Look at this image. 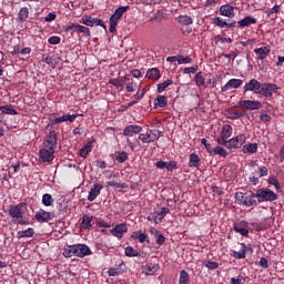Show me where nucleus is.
I'll return each mask as SVG.
<instances>
[{
  "mask_svg": "<svg viewBox=\"0 0 284 284\" xmlns=\"http://www.w3.org/2000/svg\"><path fill=\"white\" fill-rule=\"evenodd\" d=\"M201 144L205 146V150L209 152V154H213L212 144H210L205 138L201 139Z\"/></svg>",
  "mask_w": 284,
  "mask_h": 284,
  "instance_id": "052dcab7",
  "label": "nucleus"
},
{
  "mask_svg": "<svg viewBox=\"0 0 284 284\" xmlns=\"http://www.w3.org/2000/svg\"><path fill=\"white\" fill-rule=\"evenodd\" d=\"M94 143H95V140H91V141L87 142V144L84 146H82L80 150V158L88 159V155L93 150Z\"/></svg>",
  "mask_w": 284,
  "mask_h": 284,
  "instance_id": "c85d7f7f",
  "label": "nucleus"
},
{
  "mask_svg": "<svg viewBox=\"0 0 284 284\" xmlns=\"http://www.w3.org/2000/svg\"><path fill=\"white\" fill-rule=\"evenodd\" d=\"M174 84V81H172L171 79H168L165 82H161V83H158V93H163L168 87L170 85H173Z\"/></svg>",
  "mask_w": 284,
  "mask_h": 284,
  "instance_id": "ea45409f",
  "label": "nucleus"
},
{
  "mask_svg": "<svg viewBox=\"0 0 284 284\" xmlns=\"http://www.w3.org/2000/svg\"><path fill=\"white\" fill-rule=\"evenodd\" d=\"M253 175H258V178L268 176V169L266 166H260L254 171Z\"/></svg>",
  "mask_w": 284,
  "mask_h": 284,
  "instance_id": "09e8293b",
  "label": "nucleus"
},
{
  "mask_svg": "<svg viewBox=\"0 0 284 284\" xmlns=\"http://www.w3.org/2000/svg\"><path fill=\"white\" fill-rule=\"evenodd\" d=\"M202 164V160H200L199 155L196 153H191L190 154V160H189V168H200Z\"/></svg>",
  "mask_w": 284,
  "mask_h": 284,
  "instance_id": "72a5a7b5",
  "label": "nucleus"
},
{
  "mask_svg": "<svg viewBox=\"0 0 284 284\" xmlns=\"http://www.w3.org/2000/svg\"><path fill=\"white\" fill-rule=\"evenodd\" d=\"M233 231L242 236H248V223L246 221H240L233 225Z\"/></svg>",
  "mask_w": 284,
  "mask_h": 284,
  "instance_id": "412c9836",
  "label": "nucleus"
},
{
  "mask_svg": "<svg viewBox=\"0 0 284 284\" xmlns=\"http://www.w3.org/2000/svg\"><path fill=\"white\" fill-rule=\"evenodd\" d=\"M19 239H31L34 236V230L33 229H27L26 231L19 232L18 233Z\"/></svg>",
  "mask_w": 284,
  "mask_h": 284,
  "instance_id": "de8ad7c7",
  "label": "nucleus"
},
{
  "mask_svg": "<svg viewBox=\"0 0 284 284\" xmlns=\"http://www.w3.org/2000/svg\"><path fill=\"white\" fill-rule=\"evenodd\" d=\"M243 116H245V112H227L226 115L229 120H240Z\"/></svg>",
  "mask_w": 284,
  "mask_h": 284,
  "instance_id": "864d4df0",
  "label": "nucleus"
},
{
  "mask_svg": "<svg viewBox=\"0 0 284 284\" xmlns=\"http://www.w3.org/2000/svg\"><path fill=\"white\" fill-rule=\"evenodd\" d=\"M179 284H191V277L186 271L180 272Z\"/></svg>",
  "mask_w": 284,
  "mask_h": 284,
  "instance_id": "c03bdc74",
  "label": "nucleus"
},
{
  "mask_svg": "<svg viewBox=\"0 0 284 284\" xmlns=\"http://www.w3.org/2000/svg\"><path fill=\"white\" fill-rule=\"evenodd\" d=\"M55 148H47L39 150V159L43 163H51L55 159Z\"/></svg>",
  "mask_w": 284,
  "mask_h": 284,
  "instance_id": "9b49d317",
  "label": "nucleus"
},
{
  "mask_svg": "<svg viewBox=\"0 0 284 284\" xmlns=\"http://www.w3.org/2000/svg\"><path fill=\"white\" fill-rule=\"evenodd\" d=\"M243 84V80L242 79H237V78H232L230 79L225 85H223L221 88V92L222 93H226L229 92L230 90H237L242 87Z\"/></svg>",
  "mask_w": 284,
  "mask_h": 284,
  "instance_id": "4468645a",
  "label": "nucleus"
},
{
  "mask_svg": "<svg viewBox=\"0 0 284 284\" xmlns=\"http://www.w3.org/2000/svg\"><path fill=\"white\" fill-rule=\"evenodd\" d=\"M73 246H74V250H75V257L77 258H85V257L93 254V251H91V248L85 244H75Z\"/></svg>",
  "mask_w": 284,
  "mask_h": 284,
  "instance_id": "ddd939ff",
  "label": "nucleus"
},
{
  "mask_svg": "<svg viewBox=\"0 0 284 284\" xmlns=\"http://www.w3.org/2000/svg\"><path fill=\"white\" fill-rule=\"evenodd\" d=\"M254 197L261 204L263 202H275L278 200V194H275L273 190L268 187H261L255 190Z\"/></svg>",
  "mask_w": 284,
  "mask_h": 284,
  "instance_id": "7ed1b4c3",
  "label": "nucleus"
},
{
  "mask_svg": "<svg viewBox=\"0 0 284 284\" xmlns=\"http://www.w3.org/2000/svg\"><path fill=\"white\" fill-rule=\"evenodd\" d=\"M143 131V128L141 125H128L123 129V135L125 136H136L139 133H141Z\"/></svg>",
  "mask_w": 284,
  "mask_h": 284,
  "instance_id": "4be33fe9",
  "label": "nucleus"
},
{
  "mask_svg": "<svg viewBox=\"0 0 284 284\" xmlns=\"http://www.w3.org/2000/svg\"><path fill=\"white\" fill-rule=\"evenodd\" d=\"M212 154H217L223 159H226L229 156V151H226L223 146H216L212 149Z\"/></svg>",
  "mask_w": 284,
  "mask_h": 284,
  "instance_id": "79ce46f5",
  "label": "nucleus"
},
{
  "mask_svg": "<svg viewBox=\"0 0 284 284\" xmlns=\"http://www.w3.org/2000/svg\"><path fill=\"white\" fill-rule=\"evenodd\" d=\"M124 255L125 257H129V258H135V257H140V252L134 250L133 246H126L124 248Z\"/></svg>",
  "mask_w": 284,
  "mask_h": 284,
  "instance_id": "4c0bfd02",
  "label": "nucleus"
},
{
  "mask_svg": "<svg viewBox=\"0 0 284 284\" xmlns=\"http://www.w3.org/2000/svg\"><path fill=\"white\" fill-rule=\"evenodd\" d=\"M268 184L274 186V189L276 190V192H280L281 190V185H280V182H278V179L275 178L274 175L270 176L268 178Z\"/></svg>",
  "mask_w": 284,
  "mask_h": 284,
  "instance_id": "603ef678",
  "label": "nucleus"
},
{
  "mask_svg": "<svg viewBox=\"0 0 284 284\" xmlns=\"http://www.w3.org/2000/svg\"><path fill=\"white\" fill-rule=\"evenodd\" d=\"M48 43L51 45H58L59 43H61V38L58 36H52L48 39Z\"/></svg>",
  "mask_w": 284,
  "mask_h": 284,
  "instance_id": "0e129e2a",
  "label": "nucleus"
},
{
  "mask_svg": "<svg viewBox=\"0 0 284 284\" xmlns=\"http://www.w3.org/2000/svg\"><path fill=\"white\" fill-rule=\"evenodd\" d=\"M166 214H170V209L162 207L161 211L153 212V214L149 217V220L155 223H161L165 219Z\"/></svg>",
  "mask_w": 284,
  "mask_h": 284,
  "instance_id": "aec40b11",
  "label": "nucleus"
},
{
  "mask_svg": "<svg viewBox=\"0 0 284 284\" xmlns=\"http://www.w3.org/2000/svg\"><path fill=\"white\" fill-rule=\"evenodd\" d=\"M102 189H104V185L99 183L93 184L90 192L88 193V202H94L95 199L100 196Z\"/></svg>",
  "mask_w": 284,
  "mask_h": 284,
  "instance_id": "a211bd4d",
  "label": "nucleus"
},
{
  "mask_svg": "<svg viewBox=\"0 0 284 284\" xmlns=\"http://www.w3.org/2000/svg\"><path fill=\"white\" fill-rule=\"evenodd\" d=\"M235 200L239 205L246 207L257 206L260 204L258 201L256 200V196H254L253 191L236 192Z\"/></svg>",
  "mask_w": 284,
  "mask_h": 284,
  "instance_id": "f03ea898",
  "label": "nucleus"
},
{
  "mask_svg": "<svg viewBox=\"0 0 284 284\" xmlns=\"http://www.w3.org/2000/svg\"><path fill=\"white\" fill-rule=\"evenodd\" d=\"M168 99L165 95H156L155 100L153 101V106L156 108H166Z\"/></svg>",
  "mask_w": 284,
  "mask_h": 284,
  "instance_id": "f704fd0d",
  "label": "nucleus"
},
{
  "mask_svg": "<svg viewBox=\"0 0 284 284\" xmlns=\"http://www.w3.org/2000/svg\"><path fill=\"white\" fill-rule=\"evenodd\" d=\"M263 83L253 78L248 82H246L243 87V94H246L247 92H253L256 94V92L262 88Z\"/></svg>",
  "mask_w": 284,
  "mask_h": 284,
  "instance_id": "f8f14e48",
  "label": "nucleus"
},
{
  "mask_svg": "<svg viewBox=\"0 0 284 284\" xmlns=\"http://www.w3.org/2000/svg\"><path fill=\"white\" fill-rule=\"evenodd\" d=\"M159 271V264L156 263H149L144 266L145 275H154L155 272Z\"/></svg>",
  "mask_w": 284,
  "mask_h": 284,
  "instance_id": "e433bc0d",
  "label": "nucleus"
},
{
  "mask_svg": "<svg viewBox=\"0 0 284 284\" xmlns=\"http://www.w3.org/2000/svg\"><path fill=\"white\" fill-rule=\"evenodd\" d=\"M178 63L179 64H189V63H192V58L186 55H181V54H178Z\"/></svg>",
  "mask_w": 284,
  "mask_h": 284,
  "instance_id": "4d7b16f0",
  "label": "nucleus"
},
{
  "mask_svg": "<svg viewBox=\"0 0 284 284\" xmlns=\"http://www.w3.org/2000/svg\"><path fill=\"white\" fill-rule=\"evenodd\" d=\"M282 6L281 4H274L271 9L265 10L266 19H270L271 21H277L278 16L281 14Z\"/></svg>",
  "mask_w": 284,
  "mask_h": 284,
  "instance_id": "dca6fc26",
  "label": "nucleus"
},
{
  "mask_svg": "<svg viewBox=\"0 0 284 284\" xmlns=\"http://www.w3.org/2000/svg\"><path fill=\"white\" fill-rule=\"evenodd\" d=\"M220 14L226 18L235 17V7L231 4H222L220 8Z\"/></svg>",
  "mask_w": 284,
  "mask_h": 284,
  "instance_id": "b1692460",
  "label": "nucleus"
},
{
  "mask_svg": "<svg viewBox=\"0 0 284 284\" xmlns=\"http://www.w3.org/2000/svg\"><path fill=\"white\" fill-rule=\"evenodd\" d=\"M257 23V19L256 18H252L251 16H247L246 18H243L242 20H240L237 22V26L240 29H244L247 28L250 26H254Z\"/></svg>",
  "mask_w": 284,
  "mask_h": 284,
  "instance_id": "cd10ccee",
  "label": "nucleus"
},
{
  "mask_svg": "<svg viewBox=\"0 0 284 284\" xmlns=\"http://www.w3.org/2000/svg\"><path fill=\"white\" fill-rule=\"evenodd\" d=\"M53 202H55V200L52 197L51 194H43L42 195V204L44 206H52Z\"/></svg>",
  "mask_w": 284,
  "mask_h": 284,
  "instance_id": "a18cd8bd",
  "label": "nucleus"
},
{
  "mask_svg": "<svg viewBox=\"0 0 284 284\" xmlns=\"http://www.w3.org/2000/svg\"><path fill=\"white\" fill-rule=\"evenodd\" d=\"M258 265H260V267L267 270L268 268V260L265 257H261Z\"/></svg>",
  "mask_w": 284,
  "mask_h": 284,
  "instance_id": "774afa93",
  "label": "nucleus"
},
{
  "mask_svg": "<svg viewBox=\"0 0 284 284\" xmlns=\"http://www.w3.org/2000/svg\"><path fill=\"white\" fill-rule=\"evenodd\" d=\"M271 51L272 50L267 45L254 49V53L260 60L267 59Z\"/></svg>",
  "mask_w": 284,
  "mask_h": 284,
  "instance_id": "bb28decb",
  "label": "nucleus"
},
{
  "mask_svg": "<svg viewBox=\"0 0 284 284\" xmlns=\"http://www.w3.org/2000/svg\"><path fill=\"white\" fill-rule=\"evenodd\" d=\"M202 265H204L210 271H215L220 267V264L213 261H204L202 262Z\"/></svg>",
  "mask_w": 284,
  "mask_h": 284,
  "instance_id": "3c124183",
  "label": "nucleus"
},
{
  "mask_svg": "<svg viewBox=\"0 0 284 284\" xmlns=\"http://www.w3.org/2000/svg\"><path fill=\"white\" fill-rule=\"evenodd\" d=\"M0 111L6 115H19V112L13 109L12 104H6L0 106Z\"/></svg>",
  "mask_w": 284,
  "mask_h": 284,
  "instance_id": "c9c22d12",
  "label": "nucleus"
},
{
  "mask_svg": "<svg viewBox=\"0 0 284 284\" xmlns=\"http://www.w3.org/2000/svg\"><path fill=\"white\" fill-rule=\"evenodd\" d=\"M246 134L240 133L236 138H232L230 140H225V143H219L220 145H224L227 150H237L241 149L242 145L246 143Z\"/></svg>",
  "mask_w": 284,
  "mask_h": 284,
  "instance_id": "0eeeda50",
  "label": "nucleus"
},
{
  "mask_svg": "<svg viewBox=\"0 0 284 284\" xmlns=\"http://www.w3.org/2000/svg\"><path fill=\"white\" fill-rule=\"evenodd\" d=\"M93 219L94 216L91 214H84L82 215L81 220H80V229L88 231L90 230V227H93Z\"/></svg>",
  "mask_w": 284,
  "mask_h": 284,
  "instance_id": "5701e85b",
  "label": "nucleus"
},
{
  "mask_svg": "<svg viewBox=\"0 0 284 284\" xmlns=\"http://www.w3.org/2000/svg\"><path fill=\"white\" fill-rule=\"evenodd\" d=\"M26 213H28V202H20L19 204L7 206V214L14 225H30V220L26 217Z\"/></svg>",
  "mask_w": 284,
  "mask_h": 284,
  "instance_id": "f257e3e1",
  "label": "nucleus"
},
{
  "mask_svg": "<svg viewBox=\"0 0 284 284\" xmlns=\"http://www.w3.org/2000/svg\"><path fill=\"white\" fill-rule=\"evenodd\" d=\"M95 19L97 18H93L92 16H84L81 18V23L90 28H93Z\"/></svg>",
  "mask_w": 284,
  "mask_h": 284,
  "instance_id": "37998d69",
  "label": "nucleus"
},
{
  "mask_svg": "<svg viewBox=\"0 0 284 284\" xmlns=\"http://www.w3.org/2000/svg\"><path fill=\"white\" fill-rule=\"evenodd\" d=\"M63 122H69L67 119V114H64L62 116L54 118V120L51 121V125L54 126V125L61 124Z\"/></svg>",
  "mask_w": 284,
  "mask_h": 284,
  "instance_id": "13d9d810",
  "label": "nucleus"
},
{
  "mask_svg": "<svg viewBox=\"0 0 284 284\" xmlns=\"http://www.w3.org/2000/svg\"><path fill=\"white\" fill-rule=\"evenodd\" d=\"M110 233L112 234V236H115L119 240H121L128 233V225L125 223L116 224V226L111 229Z\"/></svg>",
  "mask_w": 284,
  "mask_h": 284,
  "instance_id": "f3484780",
  "label": "nucleus"
},
{
  "mask_svg": "<svg viewBox=\"0 0 284 284\" xmlns=\"http://www.w3.org/2000/svg\"><path fill=\"white\" fill-rule=\"evenodd\" d=\"M233 129L230 124L222 126L220 138L216 139L217 144H224L232 136Z\"/></svg>",
  "mask_w": 284,
  "mask_h": 284,
  "instance_id": "2eb2a0df",
  "label": "nucleus"
},
{
  "mask_svg": "<svg viewBox=\"0 0 284 284\" xmlns=\"http://www.w3.org/2000/svg\"><path fill=\"white\" fill-rule=\"evenodd\" d=\"M130 10V6H121L116 10H114V13L109 18V32L111 34H115L118 21L121 20L123 14H125Z\"/></svg>",
  "mask_w": 284,
  "mask_h": 284,
  "instance_id": "20e7f679",
  "label": "nucleus"
},
{
  "mask_svg": "<svg viewBox=\"0 0 284 284\" xmlns=\"http://www.w3.org/2000/svg\"><path fill=\"white\" fill-rule=\"evenodd\" d=\"M64 31L67 33L71 32V36L81 34V38H90L91 31L88 27L80 26L79 23L70 22L68 27H65Z\"/></svg>",
  "mask_w": 284,
  "mask_h": 284,
  "instance_id": "6e6552de",
  "label": "nucleus"
},
{
  "mask_svg": "<svg viewBox=\"0 0 284 284\" xmlns=\"http://www.w3.org/2000/svg\"><path fill=\"white\" fill-rule=\"evenodd\" d=\"M149 232L151 233V235L153 237H155L156 245H164L165 244L166 239L163 235V233H161L160 231L155 230L154 227H151L149 230Z\"/></svg>",
  "mask_w": 284,
  "mask_h": 284,
  "instance_id": "a878e982",
  "label": "nucleus"
},
{
  "mask_svg": "<svg viewBox=\"0 0 284 284\" xmlns=\"http://www.w3.org/2000/svg\"><path fill=\"white\" fill-rule=\"evenodd\" d=\"M179 166H178V162L175 160H172V161H168L166 162V168L165 170L168 172H174V171H178Z\"/></svg>",
  "mask_w": 284,
  "mask_h": 284,
  "instance_id": "5fc2aeb1",
  "label": "nucleus"
},
{
  "mask_svg": "<svg viewBox=\"0 0 284 284\" xmlns=\"http://www.w3.org/2000/svg\"><path fill=\"white\" fill-rule=\"evenodd\" d=\"M258 150L257 143H247L242 146L243 154H256Z\"/></svg>",
  "mask_w": 284,
  "mask_h": 284,
  "instance_id": "7c9ffc66",
  "label": "nucleus"
},
{
  "mask_svg": "<svg viewBox=\"0 0 284 284\" xmlns=\"http://www.w3.org/2000/svg\"><path fill=\"white\" fill-rule=\"evenodd\" d=\"M239 106L246 111H257L262 109V102L257 100H240Z\"/></svg>",
  "mask_w": 284,
  "mask_h": 284,
  "instance_id": "9d476101",
  "label": "nucleus"
},
{
  "mask_svg": "<svg viewBox=\"0 0 284 284\" xmlns=\"http://www.w3.org/2000/svg\"><path fill=\"white\" fill-rule=\"evenodd\" d=\"M58 141V133L55 130L49 132L47 136V141H44V148H53L55 149Z\"/></svg>",
  "mask_w": 284,
  "mask_h": 284,
  "instance_id": "393cba45",
  "label": "nucleus"
},
{
  "mask_svg": "<svg viewBox=\"0 0 284 284\" xmlns=\"http://www.w3.org/2000/svg\"><path fill=\"white\" fill-rule=\"evenodd\" d=\"M214 24L220 27L221 29L227 28V29H234L235 22L229 23L223 18H214Z\"/></svg>",
  "mask_w": 284,
  "mask_h": 284,
  "instance_id": "2f4dec72",
  "label": "nucleus"
},
{
  "mask_svg": "<svg viewBox=\"0 0 284 284\" xmlns=\"http://www.w3.org/2000/svg\"><path fill=\"white\" fill-rule=\"evenodd\" d=\"M28 19H29V8L28 7L21 8L18 14L19 23H23Z\"/></svg>",
  "mask_w": 284,
  "mask_h": 284,
  "instance_id": "58836bf2",
  "label": "nucleus"
},
{
  "mask_svg": "<svg viewBox=\"0 0 284 284\" xmlns=\"http://www.w3.org/2000/svg\"><path fill=\"white\" fill-rule=\"evenodd\" d=\"M119 163H125L129 160V155L125 151L119 152L115 156Z\"/></svg>",
  "mask_w": 284,
  "mask_h": 284,
  "instance_id": "6e6d98bb",
  "label": "nucleus"
},
{
  "mask_svg": "<svg viewBox=\"0 0 284 284\" xmlns=\"http://www.w3.org/2000/svg\"><path fill=\"white\" fill-rule=\"evenodd\" d=\"M34 219L38 223H49L55 219V213L39 209V211L36 212Z\"/></svg>",
  "mask_w": 284,
  "mask_h": 284,
  "instance_id": "1a4fd4ad",
  "label": "nucleus"
},
{
  "mask_svg": "<svg viewBox=\"0 0 284 284\" xmlns=\"http://www.w3.org/2000/svg\"><path fill=\"white\" fill-rule=\"evenodd\" d=\"M222 57H224L225 59H227V64H230V63H231V60H235V59H236L237 52L233 51V52H231V53H229V54L222 53Z\"/></svg>",
  "mask_w": 284,
  "mask_h": 284,
  "instance_id": "e2e57ef3",
  "label": "nucleus"
},
{
  "mask_svg": "<svg viewBox=\"0 0 284 284\" xmlns=\"http://www.w3.org/2000/svg\"><path fill=\"white\" fill-rule=\"evenodd\" d=\"M246 280L243 275H237L236 277L231 278V284H245Z\"/></svg>",
  "mask_w": 284,
  "mask_h": 284,
  "instance_id": "bf43d9fd",
  "label": "nucleus"
},
{
  "mask_svg": "<svg viewBox=\"0 0 284 284\" xmlns=\"http://www.w3.org/2000/svg\"><path fill=\"white\" fill-rule=\"evenodd\" d=\"M95 224H97L98 227H103V229H110L111 227L110 223H108L106 221L101 220V219L97 220Z\"/></svg>",
  "mask_w": 284,
  "mask_h": 284,
  "instance_id": "69168bd1",
  "label": "nucleus"
},
{
  "mask_svg": "<svg viewBox=\"0 0 284 284\" xmlns=\"http://www.w3.org/2000/svg\"><path fill=\"white\" fill-rule=\"evenodd\" d=\"M194 81L199 87H205V78L203 72L195 73Z\"/></svg>",
  "mask_w": 284,
  "mask_h": 284,
  "instance_id": "49530a36",
  "label": "nucleus"
},
{
  "mask_svg": "<svg viewBox=\"0 0 284 284\" xmlns=\"http://www.w3.org/2000/svg\"><path fill=\"white\" fill-rule=\"evenodd\" d=\"M145 78L152 80V81H159L161 78L160 70L156 68L149 69L146 71Z\"/></svg>",
  "mask_w": 284,
  "mask_h": 284,
  "instance_id": "473e14b6",
  "label": "nucleus"
},
{
  "mask_svg": "<svg viewBox=\"0 0 284 284\" xmlns=\"http://www.w3.org/2000/svg\"><path fill=\"white\" fill-rule=\"evenodd\" d=\"M280 87L276 83L264 82L255 94L264 99H272L273 94H277Z\"/></svg>",
  "mask_w": 284,
  "mask_h": 284,
  "instance_id": "39448f33",
  "label": "nucleus"
},
{
  "mask_svg": "<svg viewBox=\"0 0 284 284\" xmlns=\"http://www.w3.org/2000/svg\"><path fill=\"white\" fill-rule=\"evenodd\" d=\"M232 257L236 260H243L246 258V244L240 243V250L239 251H232Z\"/></svg>",
  "mask_w": 284,
  "mask_h": 284,
  "instance_id": "c756f323",
  "label": "nucleus"
},
{
  "mask_svg": "<svg viewBox=\"0 0 284 284\" xmlns=\"http://www.w3.org/2000/svg\"><path fill=\"white\" fill-rule=\"evenodd\" d=\"M14 53L16 54H22V55L30 54L31 53V48H22L21 50L17 49L14 51Z\"/></svg>",
  "mask_w": 284,
  "mask_h": 284,
  "instance_id": "338daca9",
  "label": "nucleus"
},
{
  "mask_svg": "<svg viewBox=\"0 0 284 284\" xmlns=\"http://www.w3.org/2000/svg\"><path fill=\"white\" fill-rule=\"evenodd\" d=\"M109 84L119 89L123 87V81L121 79H111L109 80Z\"/></svg>",
  "mask_w": 284,
  "mask_h": 284,
  "instance_id": "680f3d73",
  "label": "nucleus"
},
{
  "mask_svg": "<svg viewBox=\"0 0 284 284\" xmlns=\"http://www.w3.org/2000/svg\"><path fill=\"white\" fill-rule=\"evenodd\" d=\"M63 256H64V258H72L73 256L77 257V252H75L74 245L65 247L63 250Z\"/></svg>",
  "mask_w": 284,
  "mask_h": 284,
  "instance_id": "a19ab883",
  "label": "nucleus"
},
{
  "mask_svg": "<svg viewBox=\"0 0 284 284\" xmlns=\"http://www.w3.org/2000/svg\"><path fill=\"white\" fill-rule=\"evenodd\" d=\"M130 239L133 241H139L140 244H150L149 235L142 232V230L134 231L133 233H131Z\"/></svg>",
  "mask_w": 284,
  "mask_h": 284,
  "instance_id": "6ab92c4d",
  "label": "nucleus"
},
{
  "mask_svg": "<svg viewBox=\"0 0 284 284\" xmlns=\"http://www.w3.org/2000/svg\"><path fill=\"white\" fill-rule=\"evenodd\" d=\"M179 23L182 26H192L193 19L189 16H180L179 17Z\"/></svg>",
  "mask_w": 284,
  "mask_h": 284,
  "instance_id": "8fccbe9b",
  "label": "nucleus"
},
{
  "mask_svg": "<svg viewBox=\"0 0 284 284\" xmlns=\"http://www.w3.org/2000/svg\"><path fill=\"white\" fill-rule=\"evenodd\" d=\"M163 136V132L159 129L146 130L145 133L139 134V140L144 144H150L159 141V139Z\"/></svg>",
  "mask_w": 284,
  "mask_h": 284,
  "instance_id": "423d86ee",
  "label": "nucleus"
}]
</instances>
